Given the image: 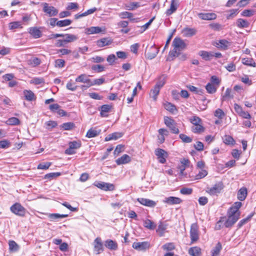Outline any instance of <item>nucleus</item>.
Instances as JSON below:
<instances>
[{"label":"nucleus","mask_w":256,"mask_h":256,"mask_svg":"<svg viewBox=\"0 0 256 256\" xmlns=\"http://www.w3.org/2000/svg\"><path fill=\"white\" fill-rule=\"evenodd\" d=\"M174 50L170 52V55L172 56H178L180 54V52L184 50L186 47V44L184 40L180 38H176L172 42Z\"/></svg>","instance_id":"obj_1"},{"label":"nucleus","mask_w":256,"mask_h":256,"mask_svg":"<svg viewBox=\"0 0 256 256\" xmlns=\"http://www.w3.org/2000/svg\"><path fill=\"white\" fill-rule=\"evenodd\" d=\"M224 188L223 183L222 182H220L211 188H207L206 192L210 196H217L221 192Z\"/></svg>","instance_id":"obj_2"},{"label":"nucleus","mask_w":256,"mask_h":256,"mask_svg":"<svg viewBox=\"0 0 256 256\" xmlns=\"http://www.w3.org/2000/svg\"><path fill=\"white\" fill-rule=\"evenodd\" d=\"M164 124L168 127L172 132L178 134L180 132L178 128L176 127V124L172 118L168 116L164 117Z\"/></svg>","instance_id":"obj_3"},{"label":"nucleus","mask_w":256,"mask_h":256,"mask_svg":"<svg viewBox=\"0 0 256 256\" xmlns=\"http://www.w3.org/2000/svg\"><path fill=\"white\" fill-rule=\"evenodd\" d=\"M240 213L233 214L230 212H228V218L224 222V226L226 228H230L235 224L238 220Z\"/></svg>","instance_id":"obj_4"},{"label":"nucleus","mask_w":256,"mask_h":256,"mask_svg":"<svg viewBox=\"0 0 256 256\" xmlns=\"http://www.w3.org/2000/svg\"><path fill=\"white\" fill-rule=\"evenodd\" d=\"M10 210L12 213L20 216H24L26 211L24 206L18 202L12 206Z\"/></svg>","instance_id":"obj_5"},{"label":"nucleus","mask_w":256,"mask_h":256,"mask_svg":"<svg viewBox=\"0 0 256 256\" xmlns=\"http://www.w3.org/2000/svg\"><path fill=\"white\" fill-rule=\"evenodd\" d=\"M43 5V12L49 17L56 16L58 12V10L53 6H50L48 3L44 2Z\"/></svg>","instance_id":"obj_6"},{"label":"nucleus","mask_w":256,"mask_h":256,"mask_svg":"<svg viewBox=\"0 0 256 256\" xmlns=\"http://www.w3.org/2000/svg\"><path fill=\"white\" fill-rule=\"evenodd\" d=\"M82 146L80 141H72L68 143V148L66 150L65 154H73L76 153V150Z\"/></svg>","instance_id":"obj_7"},{"label":"nucleus","mask_w":256,"mask_h":256,"mask_svg":"<svg viewBox=\"0 0 256 256\" xmlns=\"http://www.w3.org/2000/svg\"><path fill=\"white\" fill-rule=\"evenodd\" d=\"M190 238L191 243L196 242L199 238L198 226L196 223L192 224L190 226Z\"/></svg>","instance_id":"obj_8"},{"label":"nucleus","mask_w":256,"mask_h":256,"mask_svg":"<svg viewBox=\"0 0 256 256\" xmlns=\"http://www.w3.org/2000/svg\"><path fill=\"white\" fill-rule=\"evenodd\" d=\"M94 185L97 188L104 190L112 191L114 190V186L112 184L106 183L102 182H96Z\"/></svg>","instance_id":"obj_9"},{"label":"nucleus","mask_w":256,"mask_h":256,"mask_svg":"<svg viewBox=\"0 0 256 256\" xmlns=\"http://www.w3.org/2000/svg\"><path fill=\"white\" fill-rule=\"evenodd\" d=\"M154 152L160 163L164 164L166 162V158L168 156V154L166 151L162 148H157L155 150Z\"/></svg>","instance_id":"obj_10"},{"label":"nucleus","mask_w":256,"mask_h":256,"mask_svg":"<svg viewBox=\"0 0 256 256\" xmlns=\"http://www.w3.org/2000/svg\"><path fill=\"white\" fill-rule=\"evenodd\" d=\"M132 246L136 250L144 251L150 248V244L148 242H134L133 243Z\"/></svg>","instance_id":"obj_11"},{"label":"nucleus","mask_w":256,"mask_h":256,"mask_svg":"<svg viewBox=\"0 0 256 256\" xmlns=\"http://www.w3.org/2000/svg\"><path fill=\"white\" fill-rule=\"evenodd\" d=\"M158 52V48L154 44L149 48L148 52H145V56L147 59L152 60L156 56Z\"/></svg>","instance_id":"obj_12"},{"label":"nucleus","mask_w":256,"mask_h":256,"mask_svg":"<svg viewBox=\"0 0 256 256\" xmlns=\"http://www.w3.org/2000/svg\"><path fill=\"white\" fill-rule=\"evenodd\" d=\"M42 28V27H31L28 28V32L34 38H38L42 36V32L40 30Z\"/></svg>","instance_id":"obj_13"},{"label":"nucleus","mask_w":256,"mask_h":256,"mask_svg":"<svg viewBox=\"0 0 256 256\" xmlns=\"http://www.w3.org/2000/svg\"><path fill=\"white\" fill-rule=\"evenodd\" d=\"M94 250L97 254H100L104 251L103 244L100 238H96L94 240Z\"/></svg>","instance_id":"obj_14"},{"label":"nucleus","mask_w":256,"mask_h":256,"mask_svg":"<svg viewBox=\"0 0 256 256\" xmlns=\"http://www.w3.org/2000/svg\"><path fill=\"white\" fill-rule=\"evenodd\" d=\"M163 202L170 205H173L180 204L182 202V200L178 197L169 196L166 198Z\"/></svg>","instance_id":"obj_15"},{"label":"nucleus","mask_w":256,"mask_h":256,"mask_svg":"<svg viewBox=\"0 0 256 256\" xmlns=\"http://www.w3.org/2000/svg\"><path fill=\"white\" fill-rule=\"evenodd\" d=\"M112 42V40L110 38H104L96 41V44L99 48L109 46Z\"/></svg>","instance_id":"obj_16"},{"label":"nucleus","mask_w":256,"mask_h":256,"mask_svg":"<svg viewBox=\"0 0 256 256\" xmlns=\"http://www.w3.org/2000/svg\"><path fill=\"white\" fill-rule=\"evenodd\" d=\"M178 6V2L177 0H172L170 8L166 11V14L168 16L174 12Z\"/></svg>","instance_id":"obj_17"},{"label":"nucleus","mask_w":256,"mask_h":256,"mask_svg":"<svg viewBox=\"0 0 256 256\" xmlns=\"http://www.w3.org/2000/svg\"><path fill=\"white\" fill-rule=\"evenodd\" d=\"M137 200L140 204L151 208L154 207L156 204L154 201L147 198H138Z\"/></svg>","instance_id":"obj_18"},{"label":"nucleus","mask_w":256,"mask_h":256,"mask_svg":"<svg viewBox=\"0 0 256 256\" xmlns=\"http://www.w3.org/2000/svg\"><path fill=\"white\" fill-rule=\"evenodd\" d=\"M182 32L184 36L186 37H190L195 35L197 32V30L194 28L186 27L182 29Z\"/></svg>","instance_id":"obj_19"},{"label":"nucleus","mask_w":256,"mask_h":256,"mask_svg":"<svg viewBox=\"0 0 256 256\" xmlns=\"http://www.w3.org/2000/svg\"><path fill=\"white\" fill-rule=\"evenodd\" d=\"M198 17L204 20H213L216 18V15L214 13H199Z\"/></svg>","instance_id":"obj_20"},{"label":"nucleus","mask_w":256,"mask_h":256,"mask_svg":"<svg viewBox=\"0 0 256 256\" xmlns=\"http://www.w3.org/2000/svg\"><path fill=\"white\" fill-rule=\"evenodd\" d=\"M104 245L106 248L110 250H116L118 249V246L116 242L112 240H107L105 241Z\"/></svg>","instance_id":"obj_21"},{"label":"nucleus","mask_w":256,"mask_h":256,"mask_svg":"<svg viewBox=\"0 0 256 256\" xmlns=\"http://www.w3.org/2000/svg\"><path fill=\"white\" fill-rule=\"evenodd\" d=\"M131 160L130 157L128 154H124L120 158H118L116 162L118 165H121L128 163Z\"/></svg>","instance_id":"obj_22"},{"label":"nucleus","mask_w":256,"mask_h":256,"mask_svg":"<svg viewBox=\"0 0 256 256\" xmlns=\"http://www.w3.org/2000/svg\"><path fill=\"white\" fill-rule=\"evenodd\" d=\"M168 226V224L164 222H160L159 223L156 232L160 236H162L164 235Z\"/></svg>","instance_id":"obj_23"},{"label":"nucleus","mask_w":256,"mask_h":256,"mask_svg":"<svg viewBox=\"0 0 256 256\" xmlns=\"http://www.w3.org/2000/svg\"><path fill=\"white\" fill-rule=\"evenodd\" d=\"M104 31V28H102L99 26H92L86 29V33L88 34H99Z\"/></svg>","instance_id":"obj_24"},{"label":"nucleus","mask_w":256,"mask_h":256,"mask_svg":"<svg viewBox=\"0 0 256 256\" xmlns=\"http://www.w3.org/2000/svg\"><path fill=\"white\" fill-rule=\"evenodd\" d=\"M123 134L122 132H115L111 134H108L105 138V141L108 142L111 140H116L118 138H121Z\"/></svg>","instance_id":"obj_25"},{"label":"nucleus","mask_w":256,"mask_h":256,"mask_svg":"<svg viewBox=\"0 0 256 256\" xmlns=\"http://www.w3.org/2000/svg\"><path fill=\"white\" fill-rule=\"evenodd\" d=\"M89 76L86 74H82L76 78L75 80L78 82L90 83L91 80L88 78Z\"/></svg>","instance_id":"obj_26"},{"label":"nucleus","mask_w":256,"mask_h":256,"mask_svg":"<svg viewBox=\"0 0 256 256\" xmlns=\"http://www.w3.org/2000/svg\"><path fill=\"white\" fill-rule=\"evenodd\" d=\"M247 196V189L246 188H242L238 192V198L240 200H244Z\"/></svg>","instance_id":"obj_27"},{"label":"nucleus","mask_w":256,"mask_h":256,"mask_svg":"<svg viewBox=\"0 0 256 256\" xmlns=\"http://www.w3.org/2000/svg\"><path fill=\"white\" fill-rule=\"evenodd\" d=\"M188 254L191 256H200L201 248L198 246L190 248L188 250Z\"/></svg>","instance_id":"obj_28"},{"label":"nucleus","mask_w":256,"mask_h":256,"mask_svg":"<svg viewBox=\"0 0 256 256\" xmlns=\"http://www.w3.org/2000/svg\"><path fill=\"white\" fill-rule=\"evenodd\" d=\"M24 94L27 100L32 101L36 99V96L34 93L30 90H24Z\"/></svg>","instance_id":"obj_29"},{"label":"nucleus","mask_w":256,"mask_h":256,"mask_svg":"<svg viewBox=\"0 0 256 256\" xmlns=\"http://www.w3.org/2000/svg\"><path fill=\"white\" fill-rule=\"evenodd\" d=\"M236 24L239 28H246L249 26L250 23L246 20L238 18L236 20Z\"/></svg>","instance_id":"obj_30"},{"label":"nucleus","mask_w":256,"mask_h":256,"mask_svg":"<svg viewBox=\"0 0 256 256\" xmlns=\"http://www.w3.org/2000/svg\"><path fill=\"white\" fill-rule=\"evenodd\" d=\"M112 108V106L108 104H104L101 106L100 110V115L102 117H106L108 115L106 113L108 112L110 109Z\"/></svg>","instance_id":"obj_31"},{"label":"nucleus","mask_w":256,"mask_h":256,"mask_svg":"<svg viewBox=\"0 0 256 256\" xmlns=\"http://www.w3.org/2000/svg\"><path fill=\"white\" fill-rule=\"evenodd\" d=\"M222 248L221 244L220 242H218L211 251L212 256H219Z\"/></svg>","instance_id":"obj_32"},{"label":"nucleus","mask_w":256,"mask_h":256,"mask_svg":"<svg viewBox=\"0 0 256 256\" xmlns=\"http://www.w3.org/2000/svg\"><path fill=\"white\" fill-rule=\"evenodd\" d=\"M100 132V130H96V129L90 128L88 131L86 136L88 138H94L98 136Z\"/></svg>","instance_id":"obj_33"},{"label":"nucleus","mask_w":256,"mask_h":256,"mask_svg":"<svg viewBox=\"0 0 256 256\" xmlns=\"http://www.w3.org/2000/svg\"><path fill=\"white\" fill-rule=\"evenodd\" d=\"M64 37L65 38L64 40L66 44L68 42H74L78 38L76 36L72 34H65Z\"/></svg>","instance_id":"obj_34"},{"label":"nucleus","mask_w":256,"mask_h":256,"mask_svg":"<svg viewBox=\"0 0 256 256\" xmlns=\"http://www.w3.org/2000/svg\"><path fill=\"white\" fill-rule=\"evenodd\" d=\"M68 214H48V218L52 221L56 220L58 219L66 218Z\"/></svg>","instance_id":"obj_35"},{"label":"nucleus","mask_w":256,"mask_h":256,"mask_svg":"<svg viewBox=\"0 0 256 256\" xmlns=\"http://www.w3.org/2000/svg\"><path fill=\"white\" fill-rule=\"evenodd\" d=\"M199 55L202 56L203 59L206 60H210V58L213 56L214 54L212 52L201 50L199 52Z\"/></svg>","instance_id":"obj_36"},{"label":"nucleus","mask_w":256,"mask_h":256,"mask_svg":"<svg viewBox=\"0 0 256 256\" xmlns=\"http://www.w3.org/2000/svg\"><path fill=\"white\" fill-rule=\"evenodd\" d=\"M242 204L241 202H234V206H232L228 210V211L234 213H240L238 210L242 206Z\"/></svg>","instance_id":"obj_37"},{"label":"nucleus","mask_w":256,"mask_h":256,"mask_svg":"<svg viewBox=\"0 0 256 256\" xmlns=\"http://www.w3.org/2000/svg\"><path fill=\"white\" fill-rule=\"evenodd\" d=\"M242 63L244 65L256 67V63L252 58H244L242 59Z\"/></svg>","instance_id":"obj_38"},{"label":"nucleus","mask_w":256,"mask_h":256,"mask_svg":"<svg viewBox=\"0 0 256 256\" xmlns=\"http://www.w3.org/2000/svg\"><path fill=\"white\" fill-rule=\"evenodd\" d=\"M144 226L145 228L149 230H154L156 227V225L154 224V223L148 219H146L144 220Z\"/></svg>","instance_id":"obj_39"},{"label":"nucleus","mask_w":256,"mask_h":256,"mask_svg":"<svg viewBox=\"0 0 256 256\" xmlns=\"http://www.w3.org/2000/svg\"><path fill=\"white\" fill-rule=\"evenodd\" d=\"M204 130V128L201 125V124H194L192 127V130L194 133H201Z\"/></svg>","instance_id":"obj_40"},{"label":"nucleus","mask_w":256,"mask_h":256,"mask_svg":"<svg viewBox=\"0 0 256 256\" xmlns=\"http://www.w3.org/2000/svg\"><path fill=\"white\" fill-rule=\"evenodd\" d=\"M164 108L167 110L169 111L172 114H174L176 112H177L176 106L170 102H167L166 104H164Z\"/></svg>","instance_id":"obj_41"},{"label":"nucleus","mask_w":256,"mask_h":256,"mask_svg":"<svg viewBox=\"0 0 256 256\" xmlns=\"http://www.w3.org/2000/svg\"><path fill=\"white\" fill-rule=\"evenodd\" d=\"M60 127L64 130H72L75 127V125L72 122H68L62 124Z\"/></svg>","instance_id":"obj_42"},{"label":"nucleus","mask_w":256,"mask_h":256,"mask_svg":"<svg viewBox=\"0 0 256 256\" xmlns=\"http://www.w3.org/2000/svg\"><path fill=\"white\" fill-rule=\"evenodd\" d=\"M72 21L68 19L58 20L56 22V26L59 27H64L69 26L71 24Z\"/></svg>","instance_id":"obj_43"},{"label":"nucleus","mask_w":256,"mask_h":256,"mask_svg":"<svg viewBox=\"0 0 256 256\" xmlns=\"http://www.w3.org/2000/svg\"><path fill=\"white\" fill-rule=\"evenodd\" d=\"M140 6V3L138 2H132L129 4L126 5V9L128 10H134Z\"/></svg>","instance_id":"obj_44"},{"label":"nucleus","mask_w":256,"mask_h":256,"mask_svg":"<svg viewBox=\"0 0 256 256\" xmlns=\"http://www.w3.org/2000/svg\"><path fill=\"white\" fill-rule=\"evenodd\" d=\"M166 76L164 74L162 75L160 77L158 82L156 83V84L155 86H156L160 88H161L166 83Z\"/></svg>","instance_id":"obj_45"},{"label":"nucleus","mask_w":256,"mask_h":256,"mask_svg":"<svg viewBox=\"0 0 256 256\" xmlns=\"http://www.w3.org/2000/svg\"><path fill=\"white\" fill-rule=\"evenodd\" d=\"M224 142L228 145H233L235 143V141L232 136L226 135L223 138Z\"/></svg>","instance_id":"obj_46"},{"label":"nucleus","mask_w":256,"mask_h":256,"mask_svg":"<svg viewBox=\"0 0 256 256\" xmlns=\"http://www.w3.org/2000/svg\"><path fill=\"white\" fill-rule=\"evenodd\" d=\"M9 249L12 252H16L18 250L19 246L18 244L14 240H10L8 242Z\"/></svg>","instance_id":"obj_47"},{"label":"nucleus","mask_w":256,"mask_h":256,"mask_svg":"<svg viewBox=\"0 0 256 256\" xmlns=\"http://www.w3.org/2000/svg\"><path fill=\"white\" fill-rule=\"evenodd\" d=\"M160 88L155 86L154 88L151 90L150 94L154 100L157 98V96L160 92Z\"/></svg>","instance_id":"obj_48"},{"label":"nucleus","mask_w":256,"mask_h":256,"mask_svg":"<svg viewBox=\"0 0 256 256\" xmlns=\"http://www.w3.org/2000/svg\"><path fill=\"white\" fill-rule=\"evenodd\" d=\"M254 213L250 214L246 218L242 220L238 224V228H241L244 224L248 222L253 216Z\"/></svg>","instance_id":"obj_49"},{"label":"nucleus","mask_w":256,"mask_h":256,"mask_svg":"<svg viewBox=\"0 0 256 256\" xmlns=\"http://www.w3.org/2000/svg\"><path fill=\"white\" fill-rule=\"evenodd\" d=\"M206 89L209 94H214L216 91V88L212 84L208 83L206 86Z\"/></svg>","instance_id":"obj_50"},{"label":"nucleus","mask_w":256,"mask_h":256,"mask_svg":"<svg viewBox=\"0 0 256 256\" xmlns=\"http://www.w3.org/2000/svg\"><path fill=\"white\" fill-rule=\"evenodd\" d=\"M208 172L206 170L204 169H201L198 173L195 176V178L196 180H199L202 178L206 176L208 174Z\"/></svg>","instance_id":"obj_51"},{"label":"nucleus","mask_w":256,"mask_h":256,"mask_svg":"<svg viewBox=\"0 0 256 256\" xmlns=\"http://www.w3.org/2000/svg\"><path fill=\"white\" fill-rule=\"evenodd\" d=\"M218 45V47L226 50L228 48V46L230 45V43L226 40H222L219 41V43Z\"/></svg>","instance_id":"obj_52"},{"label":"nucleus","mask_w":256,"mask_h":256,"mask_svg":"<svg viewBox=\"0 0 256 256\" xmlns=\"http://www.w3.org/2000/svg\"><path fill=\"white\" fill-rule=\"evenodd\" d=\"M179 137L182 140V142L185 143H190L192 140V138L183 134H180Z\"/></svg>","instance_id":"obj_53"},{"label":"nucleus","mask_w":256,"mask_h":256,"mask_svg":"<svg viewBox=\"0 0 256 256\" xmlns=\"http://www.w3.org/2000/svg\"><path fill=\"white\" fill-rule=\"evenodd\" d=\"M20 123L19 120L15 117H12L6 120V124L10 125H17Z\"/></svg>","instance_id":"obj_54"},{"label":"nucleus","mask_w":256,"mask_h":256,"mask_svg":"<svg viewBox=\"0 0 256 256\" xmlns=\"http://www.w3.org/2000/svg\"><path fill=\"white\" fill-rule=\"evenodd\" d=\"M132 16L133 14L132 13L128 12H124L118 14V16L122 19L126 18H130Z\"/></svg>","instance_id":"obj_55"},{"label":"nucleus","mask_w":256,"mask_h":256,"mask_svg":"<svg viewBox=\"0 0 256 256\" xmlns=\"http://www.w3.org/2000/svg\"><path fill=\"white\" fill-rule=\"evenodd\" d=\"M190 122L193 125H194L201 124L202 120L197 116H193L190 118Z\"/></svg>","instance_id":"obj_56"},{"label":"nucleus","mask_w":256,"mask_h":256,"mask_svg":"<svg viewBox=\"0 0 256 256\" xmlns=\"http://www.w3.org/2000/svg\"><path fill=\"white\" fill-rule=\"evenodd\" d=\"M44 82V80L42 78H34L30 80V84H40Z\"/></svg>","instance_id":"obj_57"},{"label":"nucleus","mask_w":256,"mask_h":256,"mask_svg":"<svg viewBox=\"0 0 256 256\" xmlns=\"http://www.w3.org/2000/svg\"><path fill=\"white\" fill-rule=\"evenodd\" d=\"M214 115L215 116L218 117V118L222 119L224 117L225 114L223 110L220 108H218L214 112Z\"/></svg>","instance_id":"obj_58"},{"label":"nucleus","mask_w":256,"mask_h":256,"mask_svg":"<svg viewBox=\"0 0 256 256\" xmlns=\"http://www.w3.org/2000/svg\"><path fill=\"white\" fill-rule=\"evenodd\" d=\"M162 248L164 250H172L175 248L174 245L172 242L166 243L162 246Z\"/></svg>","instance_id":"obj_59"},{"label":"nucleus","mask_w":256,"mask_h":256,"mask_svg":"<svg viewBox=\"0 0 256 256\" xmlns=\"http://www.w3.org/2000/svg\"><path fill=\"white\" fill-rule=\"evenodd\" d=\"M67 89L71 91H75L77 88V86L74 84L72 83V80L69 81L66 86Z\"/></svg>","instance_id":"obj_60"},{"label":"nucleus","mask_w":256,"mask_h":256,"mask_svg":"<svg viewBox=\"0 0 256 256\" xmlns=\"http://www.w3.org/2000/svg\"><path fill=\"white\" fill-rule=\"evenodd\" d=\"M50 165L51 163L48 162L41 163L38 166V168L40 170H46L48 168Z\"/></svg>","instance_id":"obj_61"},{"label":"nucleus","mask_w":256,"mask_h":256,"mask_svg":"<svg viewBox=\"0 0 256 256\" xmlns=\"http://www.w3.org/2000/svg\"><path fill=\"white\" fill-rule=\"evenodd\" d=\"M180 192L182 194L188 195L192 193V189L191 188H182L180 189Z\"/></svg>","instance_id":"obj_62"},{"label":"nucleus","mask_w":256,"mask_h":256,"mask_svg":"<svg viewBox=\"0 0 256 256\" xmlns=\"http://www.w3.org/2000/svg\"><path fill=\"white\" fill-rule=\"evenodd\" d=\"M64 64L65 62L64 60L58 59L55 61V66L62 68L64 66Z\"/></svg>","instance_id":"obj_63"},{"label":"nucleus","mask_w":256,"mask_h":256,"mask_svg":"<svg viewBox=\"0 0 256 256\" xmlns=\"http://www.w3.org/2000/svg\"><path fill=\"white\" fill-rule=\"evenodd\" d=\"M254 11L253 10H245L242 12L241 15L243 16L249 17L252 16L254 14Z\"/></svg>","instance_id":"obj_64"}]
</instances>
